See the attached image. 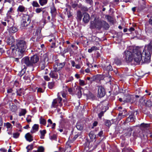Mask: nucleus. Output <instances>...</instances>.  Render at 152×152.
<instances>
[{
    "label": "nucleus",
    "mask_w": 152,
    "mask_h": 152,
    "mask_svg": "<svg viewBox=\"0 0 152 152\" xmlns=\"http://www.w3.org/2000/svg\"><path fill=\"white\" fill-rule=\"evenodd\" d=\"M122 152H134V151L131 149L129 147L126 148H124L122 149Z\"/></svg>",
    "instance_id": "nucleus-31"
},
{
    "label": "nucleus",
    "mask_w": 152,
    "mask_h": 152,
    "mask_svg": "<svg viewBox=\"0 0 152 152\" xmlns=\"http://www.w3.org/2000/svg\"><path fill=\"white\" fill-rule=\"evenodd\" d=\"M134 120L133 116L132 115H130L128 118L126 119V121L127 122H132Z\"/></svg>",
    "instance_id": "nucleus-37"
},
{
    "label": "nucleus",
    "mask_w": 152,
    "mask_h": 152,
    "mask_svg": "<svg viewBox=\"0 0 152 152\" xmlns=\"http://www.w3.org/2000/svg\"><path fill=\"white\" fill-rule=\"evenodd\" d=\"M102 27L105 29H107L109 27V26L108 24L104 21H102Z\"/></svg>",
    "instance_id": "nucleus-22"
},
{
    "label": "nucleus",
    "mask_w": 152,
    "mask_h": 152,
    "mask_svg": "<svg viewBox=\"0 0 152 152\" xmlns=\"http://www.w3.org/2000/svg\"><path fill=\"white\" fill-rule=\"evenodd\" d=\"M40 132L41 134L40 138L41 139L44 138V137L45 135V134L46 133V130H40Z\"/></svg>",
    "instance_id": "nucleus-36"
},
{
    "label": "nucleus",
    "mask_w": 152,
    "mask_h": 152,
    "mask_svg": "<svg viewBox=\"0 0 152 152\" xmlns=\"http://www.w3.org/2000/svg\"><path fill=\"white\" fill-rule=\"evenodd\" d=\"M139 102L143 104H145L146 106L150 107L152 105V102L150 100H148L146 101L143 99V98L140 99Z\"/></svg>",
    "instance_id": "nucleus-8"
},
{
    "label": "nucleus",
    "mask_w": 152,
    "mask_h": 152,
    "mask_svg": "<svg viewBox=\"0 0 152 152\" xmlns=\"http://www.w3.org/2000/svg\"><path fill=\"white\" fill-rule=\"evenodd\" d=\"M39 125L37 124H35L32 127L33 130L31 131V132L34 133L38 130Z\"/></svg>",
    "instance_id": "nucleus-23"
},
{
    "label": "nucleus",
    "mask_w": 152,
    "mask_h": 152,
    "mask_svg": "<svg viewBox=\"0 0 152 152\" xmlns=\"http://www.w3.org/2000/svg\"><path fill=\"white\" fill-rule=\"evenodd\" d=\"M32 5L34 7H39V5L36 1H33L32 3Z\"/></svg>",
    "instance_id": "nucleus-39"
},
{
    "label": "nucleus",
    "mask_w": 152,
    "mask_h": 152,
    "mask_svg": "<svg viewBox=\"0 0 152 152\" xmlns=\"http://www.w3.org/2000/svg\"><path fill=\"white\" fill-rule=\"evenodd\" d=\"M152 53L148 51H145V49L143 50L142 52V58L141 61L144 63H148L150 62L151 60V54Z\"/></svg>",
    "instance_id": "nucleus-4"
},
{
    "label": "nucleus",
    "mask_w": 152,
    "mask_h": 152,
    "mask_svg": "<svg viewBox=\"0 0 152 152\" xmlns=\"http://www.w3.org/2000/svg\"><path fill=\"white\" fill-rule=\"evenodd\" d=\"M23 89L21 88H20L19 90H17L16 93H17V95L21 96L23 93Z\"/></svg>",
    "instance_id": "nucleus-40"
},
{
    "label": "nucleus",
    "mask_w": 152,
    "mask_h": 152,
    "mask_svg": "<svg viewBox=\"0 0 152 152\" xmlns=\"http://www.w3.org/2000/svg\"><path fill=\"white\" fill-rule=\"evenodd\" d=\"M66 91H61L60 93L62 95V97L64 98H65L66 96ZM59 94H60V93H58Z\"/></svg>",
    "instance_id": "nucleus-52"
},
{
    "label": "nucleus",
    "mask_w": 152,
    "mask_h": 152,
    "mask_svg": "<svg viewBox=\"0 0 152 152\" xmlns=\"http://www.w3.org/2000/svg\"><path fill=\"white\" fill-rule=\"evenodd\" d=\"M142 55V53L140 49H134L132 47L128 50L125 51L124 57L127 62L133 61L137 64H139L141 61Z\"/></svg>",
    "instance_id": "nucleus-1"
},
{
    "label": "nucleus",
    "mask_w": 152,
    "mask_h": 152,
    "mask_svg": "<svg viewBox=\"0 0 152 152\" xmlns=\"http://www.w3.org/2000/svg\"><path fill=\"white\" fill-rule=\"evenodd\" d=\"M14 12L13 10V9L12 7L10 8V10L8 11L7 14L8 18H11V15L12 13H13Z\"/></svg>",
    "instance_id": "nucleus-20"
},
{
    "label": "nucleus",
    "mask_w": 152,
    "mask_h": 152,
    "mask_svg": "<svg viewBox=\"0 0 152 152\" xmlns=\"http://www.w3.org/2000/svg\"><path fill=\"white\" fill-rule=\"evenodd\" d=\"M12 88H9L7 90V92L8 93H11L12 92Z\"/></svg>",
    "instance_id": "nucleus-63"
},
{
    "label": "nucleus",
    "mask_w": 152,
    "mask_h": 152,
    "mask_svg": "<svg viewBox=\"0 0 152 152\" xmlns=\"http://www.w3.org/2000/svg\"><path fill=\"white\" fill-rule=\"evenodd\" d=\"M26 120L28 123H29L31 122V116L30 115H28L26 118Z\"/></svg>",
    "instance_id": "nucleus-53"
},
{
    "label": "nucleus",
    "mask_w": 152,
    "mask_h": 152,
    "mask_svg": "<svg viewBox=\"0 0 152 152\" xmlns=\"http://www.w3.org/2000/svg\"><path fill=\"white\" fill-rule=\"evenodd\" d=\"M33 148V145L32 144H31L29 145H28L26 147V149H27L28 150V151H30L31 150H32Z\"/></svg>",
    "instance_id": "nucleus-48"
},
{
    "label": "nucleus",
    "mask_w": 152,
    "mask_h": 152,
    "mask_svg": "<svg viewBox=\"0 0 152 152\" xmlns=\"http://www.w3.org/2000/svg\"><path fill=\"white\" fill-rule=\"evenodd\" d=\"M125 116V115H123V113H119L118 115V118L121 119V118H123Z\"/></svg>",
    "instance_id": "nucleus-54"
},
{
    "label": "nucleus",
    "mask_w": 152,
    "mask_h": 152,
    "mask_svg": "<svg viewBox=\"0 0 152 152\" xmlns=\"http://www.w3.org/2000/svg\"><path fill=\"white\" fill-rule=\"evenodd\" d=\"M98 122L96 121H94L93 124V126H96L98 124Z\"/></svg>",
    "instance_id": "nucleus-64"
},
{
    "label": "nucleus",
    "mask_w": 152,
    "mask_h": 152,
    "mask_svg": "<svg viewBox=\"0 0 152 152\" xmlns=\"http://www.w3.org/2000/svg\"><path fill=\"white\" fill-rule=\"evenodd\" d=\"M54 86V82H49L48 84V87L49 88L52 89Z\"/></svg>",
    "instance_id": "nucleus-41"
},
{
    "label": "nucleus",
    "mask_w": 152,
    "mask_h": 152,
    "mask_svg": "<svg viewBox=\"0 0 152 152\" xmlns=\"http://www.w3.org/2000/svg\"><path fill=\"white\" fill-rule=\"evenodd\" d=\"M46 66L45 61H41L39 64V66H40L42 69H44Z\"/></svg>",
    "instance_id": "nucleus-43"
},
{
    "label": "nucleus",
    "mask_w": 152,
    "mask_h": 152,
    "mask_svg": "<svg viewBox=\"0 0 152 152\" xmlns=\"http://www.w3.org/2000/svg\"><path fill=\"white\" fill-rule=\"evenodd\" d=\"M102 67L104 70L107 71H111L112 70V67L111 65L109 64H106L102 65Z\"/></svg>",
    "instance_id": "nucleus-14"
},
{
    "label": "nucleus",
    "mask_w": 152,
    "mask_h": 152,
    "mask_svg": "<svg viewBox=\"0 0 152 152\" xmlns=\"http://www.w3.org/2000/svg\"><path fill=\"white\" fill-rule=\"evenodd\" d=\"M106 17L109 21L111 23L113 22V18L112 17L110 16L107 15L106 16Z\"/></svg>",
    "instance_id": "nucleus-44"
},
{
    "label": "nucleus",
    "mask_w": 152,
    "mask_h": 152,
    "mask_svg": "<svg viewBox=\"0 0 152 152\" xmlns=\"http://www.w3.org/2000/svg\"><path fill=\"white\" fill-rule=\"evenodd\" d=\"M98 95L97 96L99 97H103L105 94V92L104 87L102 86H97Z\"/></svg>",
    "instance_id": "nucleus-6"
},
{
    "label": "nucleus",
    "mask_w": 152,
    "mask_h": 152,
    "mask_svg": "<svg viewBox=\"0 0 152 152\" xmlns=\"http://www.w3.org/2000/svg\"><path fill=\"white\" fill-rule=\"evenodd\" d=\"M76 127L78 130H81L83 129V126L81 123L79 122L77 123V124Z\"/></svg>",
    "instance_id": "nucleus-33"
},
{
    "label": "nucleus",
    "mask_w": 152,
    "mask_h": 152,
    "mask_svg": "<svg viewBox=\"0 0 152 152\" xmlns=\"http://www.w3.org/2000/svg\"><path fill=\"white\" fill-rule=\"evenodd\" d=\"M82 88L81 87H79L78 88V89L79 91L78 92V93L80 94L81 95V90Z\"/></svg>",
    "instance_id": "nucleus-60"
},
{
    "label": "nucleus",
    "mask_w": 152,
    "mask_h": 152,
    "mask_svg": "<svg viewBox=\"0 0 152 152\" xmlns=\"http://www.w3.org/2000/svg\"><path fill=\"white\" fill-rule=\"evenodd\" d=\"M115 62L117 65H119L121 64V60L118 59H116L115 60Z\"/></svg>",
    "instance_id": "nucleus-49"
},
{
    "label": "nucleus",
    "mask_w": 152,
    "mask_h": 152,
    "mask_svg": "<svg viewBox=\"0 0 152 152\" xmlns=\"http://www.w3.org/2000/svg\"><path fill=\"white\" fill-rule=\"evenodd\" d=\"M27 112V111L26 109H21L19 113V116H23L25 115Z\"/></svg>",
    "instance_id": "nucleus-25"
},
{
    "label": "nucleus",
    "mask_w": 152,
    "mask_h": 152,
    "mask_svg": "<svg viewBox=\"0 0 152 152\" xmlns=\"http://www.w3.org/2000/svg\"><path fill=\"white\" fill-rule=\"evenodd\" d=\"M39 121L40 124H42L44 125H46V121L45 119L43 118L42 117L40 118Z\"/></svg>",
    "instance_id": "nucleus-35"
},
{
    "label": "nucleus",
    "mask_w": 152,
    "mask_h": 152,
    "mask_svg": "<svg viewBox=\"0 0 152 152\" xmlns=\"http://www.w3.org/2000/svg\"><path fill=\"white\" fill-rule=\"evenodd\" d=\"M77 18L80 20L82 18V13L80 11H78L77 12Z\"/></svg>",
    "instance_id": "nucleus-42"
},
{
    "label": "nucleus",
    "mask_w": 152,
    "mask_h": 152,
    "mask_svg": "<svg viewBox=\"0 0 152 152\" xmlns=\"http://www.w3.org/2000/svg\"><path fill=\"white\" fill-rule=\"evenodd\" d=\"M144 49H145V51H148V52L152 53V41L149 45H145Z\"/></svg>",
    "instance_id": "nucleus-15"
},
{
    "label": "nucleus",
    "mask_w": 152,
    "mask_h": 152,
    "mask_svg": "<svg viewBox=\"0 0 152 152\" xmlns=\"http://www.w3.org/2000/svg\"><path fill=\"white\" fill-rule=\"evenodd\" d=\"M104 113V111H101L98 114V117L100 118H101L102 117Z\"/></svg>",
    "instance_id": "nucleus-55"
},
{
    "label": "nucleus",
    "mask_w": 152,
    "mask_h": 152,
    "mask_svg": "<svg viewBox=\"0 0 152 152\" xmlns=\"http://www.w3.org/2000/svg\"><path fill=\"white\" fill-rule=\"evenodd\" d=\"M133 97L132 96L129 95L126 96L124 98L123 101L125 102H133Z\"/></svg>",
    "instance_id": "nucleus-11"
},
{
    "label": "nucleus",
    "mask_w": 152,
    "mask_h": 152,
    "mask_svg": "<svg viewBox=\"0 0 152 152\" xmlns=\"http://www.w3.org/2000/svg\"><path fill=\"white\" fill-rule=\"evenodd\" d=\"M44 78L45 80L47 81H48L50 80V78L48 77V76H44Z\"/></svg>",
    "instance_id": "nucleus-57"
},
{
    "label": "nucleus",
    "mask_w": 152,
    "mask_h": 152,
    "mask_svg": "<svg viewBox=\"0 0 152 152\" xmlns=\"http://www.w3.org/2000/svg\"><path fill=\"white\" fill-rule=\"evenodd\" d=\"M33 15H24L22 17L21 26L24 28L27 26L30 23L31 20L30 18Z\"/></svg>",
    "instance_id": "nucleus-3"
},
{
    "label": "nucleus",
    "mask_w": 152,
    "mask_h": 152,
    "mask_svg": "<svg viewBox=\"0 0 152 152\" xmlns=\"http://www.w3.org/2000/svg\"><path fill=\"white\" fill-rule=\"evenodd\" d=\"M39 60V58L36 55H34L32 56L30 58V60L33 66L34 64L37 63L38 61Z\"/></svg>",
    "instance_id": "nucleus-10"
},
{
    "label": "nucleus",
    "mask_w": 152,
    "mask_h": 152,
    "mask_svg": "<svg viewBox=\"0 0 152 152\" xmlns=\"http://www.w3.org/2000/svg\"><path fill=\"white\" fill-rule=\"evenodd\" d=\"M83 21L85 23H88L89 22L90 18L89 15L86 13H84L83 14Z\"/></svg>",
    "instance_id": "nucleus-13"
},
{
    "label": "nucleus",
    "mask_w": 152,
    "mask_h": 152,
    "mask_svg": "<svg viewBox=\"0 0 152 152\" xmlns=\"http://www.w3.org/2000/svg\"><path fill=\"white\" fill-rule=\"evenodd\" d=\"M5 126L8 129H11L12 127V126L10 123L7 122L6 124H4Z\"/></svg>",
    "instance_id": "nucleus-45"
},
{
    "label": "nucleus",
    "mask_w": 152,
    "mask_h": 152,
    "mask_svg": "<svg viewBox=\"0 0 152 152\" xmlns=\"http://www.w3.org/2000/svg\"><path fill=\"white\" fill-rule=\"evenodd\" d=\"M17 28L15 27H12L9 29V32L10 33H15L17 32Z\"/></svg>",
    "instance_id": "nucleus-26"
},
{
    "label": "nucleus",
    "mask_w": 152,
    "mask_h": 152,
    "mask_svg": "<svg viewBox=\"0 0 152 152\" xmlns=\"http://www.w3.org/2000/svg\"><path fill=\"white\" fill-rule=\"evenodd\" d=\"M22 62L23 64H25L27 66H33L32 63L29 57H26L22 59Z\"/></svg>",
    "instance_id": "nucleus-7"
},
{
    "label": "nucleus",
    "mask_w": 152,
    "mask_h": 152,
    "mask_svg": "<svg viewBox=\"0 0 152 152\" xmlns=\"http://www.w3.org/2000/svg\"><path fill=\"white\" fill-rule=\"evenodd\" d=\"M39 152H44V149L42 146L39 147L38 149Z\"/></svg>",
    "instance_id": "nucleus-51"
},
{
    "label": "nucleus",
    "mask_w": 152,
    "mask_h": 152,
    "mask_svg": "<svg viewBox=\"0 0 152 152\" xmlns=\"http://www.w3.org/2000/svg\"><path fill=\"white\" fill-rule=\"evenodd\" d=\"M15 41V39L12 37H9L7 40V42L9 45H11L12 46L13 44V42Z\"/></svg>",
    "instance_id": "nucleus-18"
},
{
    "label": "nucleus",
    "mask_w": 152,
    "mask_h": 152,
    "mask_svg": "<svg viewBox=\"0 0 152 152\" xmlns=\"http://www.w3.org/2000/svg\"><path fill=\"white\" fill-rule=\"evenodd\" d=\"M25 137L26 140L31 142L33 140V137L30 133H28L26 134Z\"/></svg>",
    "instance_id": "nucleus-16"
},
{
    "label": "nucleus",
    "mask_w": 152,
    "mask_h": 152,
    "mask_svg": "<svg viewBox=\"0 0 152 152\" xmlns=\"http://www.w3.org/2000/svg\"><path fill=\"white\" fill-rule=\"evenodd\" d=\"M65 62L58 63L54 66V69L56 71H59L65 66Z\"/></svg>",
    "instance_id": "nucleus-9"
},
{
    "label": "nucleus",
    "mask_w": 152,
    "mask_h": 152,
    "mask_svg": "<svg viewBox=\"0 0 152 152\" xmlns=\"http://www.w3.org/2000/svg\"><path fill=\"white\" fill-rule=\"evenodd\" d=\"M102 21L96 20V28L98 29H100L102 27Z\"/></svg>",
    "instance_id": "nucleus-28"
},
{
    "label": "nucleus",
    "mask_w": 152,
    "mask_h": 152,
    "mask_svg": "<svg viewBox=\"0 0 152 152\" xmlns=\"http://www.w3.org/2000/svg\"><path fill=\"white\" fill-rule=\"evenodd\" d=\"M121 146L124 148H126L128 147V141L125 140H123L121 144Z\"/></svg>",
    "instance_id": "nucleus-27"
},
{
    "label": "nucleus",
    "mask_w": 152,
    "mask_h": 152,
    "mask_svg": "<svg viewBox=\"0 0 152 152\" xmlns=\"http://www.w3.org/2000/svg\"><path fill=\"white\" fill-rule=\"evenodd\" d=\"M150 126V124H146L144 123H142L140 125L141 129H146Z\"/></svg>",
    "instance_id": "nucleus-30"
},
{
    "label": "nucleus",
    "mask_w": 152,
    "mask_h": 152,
    "mask_svg": "<svg viewBox=\"0 0 152 152\" xmlns=\"http://www.w3.org/2000/svg\"><path fill=\"white\" fill-rule=\"evenodd\" d=\"M86 2L90 4H93L92 0H86Z\"/></svg>",
    "instance_id": "nucleus-58"
},
{
    "label": "nucleus",
    "mask_w": 152,
    "mask_h": 152,
    "mask_svg": "<svg viewBox=\"0 0 152 152\" xmlns=\"http://www.w3.org/2000/svg\"><path fill=\"white\" fill-rule=\"evenodd\" d=\"M23 77V79L26 80L28 79L30 80V74L28 72H25L23 76V75H21V77Z\"/></svg>",
    "instance_id": "nucleus-19"
},
{
    "label": "nucleus",
    "mask_w": 152,
    "mask_h": 152,
    "mask_svg": "<svg viewBox=\"0 0 152 152\" xmlns=\"http://www.w3.org/2000/svg\"><path fill=\"white\" fill-rule=\"evenodd\" d=\"M90 28L91 29L96 28V20H94V21L91 22Z\"/></svg>",
    "instance_id": "nucleus-21"
},
{
    "label": "nucleus",
    "mask_w": 152,
    "mask_h": 152,
    "mask_svg": "<svg viewBox=\"0 0 152 152\" xmlns=\"http://www.w3.org/2000/svg\"><path fill=\"white\" fill-rule=\"evenodd\" d=\"M57 71H51L49 74L50 76L54 79H56L58 77V75L57 72Z\"/></svg>",
    "instance_id": "nucleus-12"
},
{
    "label": "nucleus",
    "mask_w": 152,
    "mask_h": 152,
    "mask_svg": "<svg viewBox=\"0 0 152 152\" xmlns=\"http://www.w3.org/2000/svg\"><path fill=\"white\" fill-rule=\"evenodd\" d=\"M10 108L12 111L13 112L16 111L17 110V107L15 104L11 106Z\"/></svg>",
    "instance_id": "nucleus-38"
},
{
    "label": "nucleus",
    "mask_w": 152,
    "mask_h": 152,
    "mask_svg": "<svg viewBox=\"0 0 152 152\" xmlns=\"http://www.w3.org/2000/svg\"><path fill=\"white\" fill-rule=\"evenodd\" d=\"M146 149L147 152H152V148H148Z\"/></svg>",
    "instance_id": "nucleus-62"
},
{
    "label": "nucleus",
    "mask_w": 152,
    "mask_h": 152,
    "mask_svg": "<svg viewBox=\"0 0 152 152\" xmlns=\"http://www.w3.org/2000/svg\"><path fill=\"white\" fill-rule=\"evenodd\" d=\"M26 10V8L23 5H20L18 7L17 11L21 12H25Z\"/></svg>",
    "instance_id": "nucleus-17"
},
{
    "label": "nucleus",
    "mask_w": 152,
    "mask_h": 152,
    "mask_svg": "<svg viewBox=\"0 0 152 152\" xmlns=\"http://www.w3.org/2000/svg\"><path fill=\"white\" fill-rule=\"evenodd\" d=\"M59 93L58 94V97L55 99H54L52 102L51 106V107L53 108H56L58 106L61 107L62 106V104L61 103L62 99L60 96Z\"/></svg>",
    "instance_id": "nucleus-5"
},
{
    "label": "nucleus",
    "mask_w": 152,
    "mask_h": 152,
    "mask_svg": "<svg viewBox=\"0 0 152 152\" xmlns=\"http://www.w3.org/2000/svg\"><path fill=\"white\" fill-rule=\"evenodd\" d=\"M105 125L108 127L110 126L111 125V121L110 120H107L105 122Z\"/></svg>",
    "instance_id": "nucleus-46"
},
{
    "label": "nucleus",
    "mask_w": 152,
    "mask_h": 152,
    "mask_svg": "<svg viewBox=\"0 0 152 152\" xmlns=\"http://www.w3.org/2000/svg\"><path fill=\"white\" fill-rule=\"evenodd\" d=\"M43 9L44 8L42 7L37 8L36 9L35 11L37 13H39L41 12L44 13V11L43 10Z\"/></svg>",
    "instance_id": "nucleus-34"
},
{
    "label": "nucleus",
    "mask_w": 152,
    "mask_h": 152,
    "mask_svg": "<svg viewBox=\"0 0 152 152\" xmlns=\"http://www.w3.org/2000/svg\"><path fill=\"white\" fill-rule=\"evenodd\" d=\"M103 134V131H100L99 133L98 134V135L100 137H101Z\"/></svg>",
    "instance_id": "nucleus-61"
},
{
    "label": "nucleus",
    "mask_w": 152,
    "mask_h": 152,
    "mask_svg": "<svg viewBox=\"0 0 152 152\" xmlns=\"http://www.w3.org/2000/svg\"><path fill=\"white\" fill-rule=\"evenodd\" d=\"M79 84L81 86H84L86 85V84L85 83V81L83 80L79 79Z\"/></svg>",
    "instance_id": "nucleus-47"
},
{
    "label": "nucleus",
    "mask_w": 152,
    "mask_h": 152,
    "mask_svg": "<svg viewBox=\"0 0 152 152\" xmlns=\"http://www.w3.org/2000/svg\"><path fill=\"white\" fill-rule=\"evenodd\" d=\"M57 136L56 135L54 134L50 136V139L52 140H56L57 139Z\"/></svg>",
    "instance_id": "nucleus-50"
},
{
    "label": "nucleus",
    "mask_w": 152,
    "mask_h": 152,
    "mask_svg": "<svg viewBox=\"0 0 152 152\" xmlns=\"http://www.w3.org/2000/svg\"><path fill=\"white\" fill-rule=\"evenodd\" d=\"M99 49V48L95 46H93L91 47V48L88 49V52L89 53H91L93 51Z\"/></svg>",
    "instance_id": "nucleus-29"
},
{
    "label": "nucleus",
    "mask_w": 152,
    "mask_h": 152,
    "mask_svg": "<svg viewBox=\"0 0 152 152\" xmlns=\"http://www.w3.org/2000/svg\"><path fill=\"white\" fill-rule=\"evenodd\" d=\"M19 133H15L13 134V137L15 138H17L19 137Z\"/></svg>",
    "instance_id": "nucleus-56"
},
{
    "label": "nucleus",
    "mask_w": 152,
    "mask_h": 152,
    "mask_svg": "<svg viewBox=\"0 0 152 152\" xmlns=\"http://www.w3.org/2000/svg\"><path fill=\"white\" fill-rule=\"evenodd\" d=\"M27 48L26 43L23 40H17L16 41V45L11 46L10 50L8 51L11 52L10 56L11 57H16L15 59L17 61L19 58H21L23 53L25 52Z\"/></svg>",
    "instance_id": "nucleus-2"
},
{
    "label": "nucleus",
    "mask_w": 152,
    "mask_h": 152,
    "mask_svg": "<svg viewBox=\"0 0 152 152\" xmlns=\"http://www.w3.org/2000/svg\"><path fill=\"white\" fill-rule=\"evenodd\" d=\"M89 136L90 139L92 140H94L96 137V135L94 134L93 132L91 131L89 134Z\"/></svg>",
    "instance_id": "nucleus-24"
},
{
    "label": "nucleus",
    "mask_w": 152,
    "mask_h": 152,
    "mask_svg": "<svg viewBox=\"0 0 152 152\" xmlns=\"http://www.w3.org/2000/svg\"><path fill=\"white\" fill-rule=\"evenodd\" d=\"M56 11V9L54 7H53L51 9V12L52 13H55Z\"/></svg>",
    "instance_id": "nucleus-59"
},
{
    "label": "nucleus",
    "mask_w": 152,
    "mask_h": 152,
    "mask_svg": "<svg viewBox=\"0 0 152 152\" xmlns=\"http://www.w3.org/2000/svg\"><path fill=\"white\" fill-rule=\"evenodd\" d=\"M48 1V0H39V3L40 5L43 6L47 4Z\"/></svg>",
    "instance_id": "nucleus-32"
}]
</instances>
